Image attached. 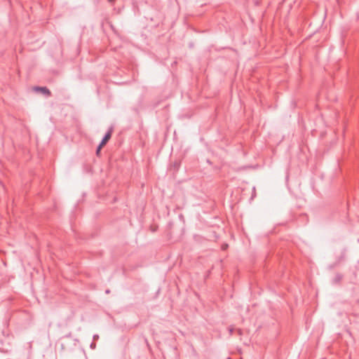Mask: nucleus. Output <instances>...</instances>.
I'll list each match as a JSON object with an SVG mask.
<instances>
[{"label":"nucleus","instance_id":"1","mask_svg":"<svg viewBox=\"0 0 359 359\" xmlns=\"http://www.w3.org/2000/svg\"><path fill=\"white\" fill-rule=\"evenodd\" d=\"M111 130H110L107 134L104 136V137L103 138V140H102L101 143L100 144L97 149V154L98 155L100 152V150L102 149V148L107 144V142L109 140V139L111 138Z\"/></svg>","mask_w":359,"mask_h":359},{"label":"nucleus","instance_id":"2","mask_svg":"<svg viewBox=\"0 0 359 359\" xmlns=\"http://www.w3.org/2000/svg\"><path fill=\"white\" fill-rule=\"evenodd\" d=\"M33 90L47 96L50 95V91L46 87H34Z\"/></svg>","mask_w":359,"mask_h":359}]
</instances>
